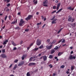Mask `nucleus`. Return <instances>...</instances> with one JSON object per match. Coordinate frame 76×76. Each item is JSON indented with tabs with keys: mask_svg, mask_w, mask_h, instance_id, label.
Segmentation results:
<instances>
[{
	"mask_svg": "<svg viewBox=\"0 0 76 76\" xmlns=\"http://www.w3.org/2000/svg\"><path fill=\"white\" fill-rule=\"evenodd\" d=\"M36 44L37 46L40 45L41 44V40H39V39H37Z\"/></svg>",
	"mask_w": 76,
	"mask_h": 76,
	"instance_id": "1",
	"label": "nucleus"
},
{
	"mask_svg": "<svg viewBox=\"0 0 76 76\" xmlns=\"http://www.w3.org/2000/svg\"><path fill=\"white\" fill-rule=\"evenodd\" d=\"M25 22L23 19H20V21L19 23V26H22Z\"/></svg>",
	"mask_w": 76,
	"mask_h": 76,
	"instance_id": "2",
	"label": "nucleus"
},
{
	"mask_svg": "<svg viewBox=\"0 0 76 76\" xmlns=\"http://www.w3.org/2000/svg\"><path fill=\"white\" fill-rule=\"evenodd\" d=\"M32 17H33V15H29L28 16L27 18H26V20H30L31 18H32Z\"/></svg>",
	"mask_w": 76,
	"mask_h": 76,
	"instance_id": "3",
	"label": "nucleus"
},
{
	"mask_svg": "<svg viewBox=\"0 0 76 76\" xmlns=\"http://www.w3.org/2000/svg\"><path fill=\"white\" fill-rule=\"evenodd\" d=\"M53 45H51L50 46H46V48L48 50H50L52 49L53 48Z\"/></svg>",
	"mask_w": 76,
	"mask_h": 76,
	"instance_id": "4",
	"label": "nucleus"
},
{
	"mask_svg": "<svg viewBox=\"0 0 76 76\" xmlns=\"http://www.w3.org/2000/svg\"><path fill=\"white\" fill-rule=\"evenodd\" d=\"M24 63V62L23 61H20L18 65V66H20L22 65H23Z\"/></svg>",
	"mask_w": 76,
	"mask_h": 76,
	"instance_id": "5",
	"label": "nucleus"
},
{
	"mask_svg": "<svg viewBox=\"0 0 76 76\" xmlns=\"http://www.w3.org/2000/svg\"><path fill=\"white\" fill-rule=\"evenodd\" d=\"M36 64V63H33V62H31L29 63L28 64V66H34Z\"/></svg>",
	"mask_w": 76,
	"mask_h": 76,
	"instance_id": "6",
	"label": "nucleus"
},
{
	"mask_svg": "<svg viewBox=\"0 0 76 76\" xmlns=\"http://www.w3.org/2000/svg\"><path fill=\"white\" fill-rule=\"evenodd\" d=\"M69 58L70 60H72L73 59H75L76 58V57L75 56H73L72 55H71L69 57Z\"/></svg>",
	"mask_w": 76,
	"mask_h": 76,
	"instance_id": "7",
	"label": "nucleus"
},
{
	"mask_svg": "<svg viewBox=\"0 0 76 76\" xmlns=\"http://www.w3.org/2000/svg\"><path fill=\"white\" fill-rule=\"evenodd\" d=\"M1 57L2 58H6L7 57V56L4 54H2L1 55Z\"/></svg>",
	"mask_w": 76,
	"mask_h": 76,
	"instance_id": "8",
	"label": "nucleus"
},
{
	"mask_svg": "<svg viewBox=\"0 0 76 76\" xmlns=\"http://www.w3.org/2000/svg\"><path fill=\"white\" fill-rule=\"evenodd\" d=\"M50 52L51 54H52L55 53V50L54 49H51L50 50Z\"/></svg>",
	"mask_w": 76,
	"mask_h": 76,
	"instance_id": "9",
	"label": "nucleus"
},
{
	"mask_svg": "<svg viewBox=\"0 0 76 76\" xmlns=\"http://www.w3.org/2000/svg\"><path fill=\"white\" fill-rule=\"evenodd\" d=\"M61 5V3H59V4H58L57 5V7H56V10H58L60 7V6Z\"/></svg>",
	"mask_w": 76,
	"mask_h": 76,
	"instance_id": "10",
	"label": "nucleus"
},
{
	"mask_svg": "<svg viewBox=\"0 0 76 76\" xmlns=\"http://www.w3.org/2000/svg\"><path fill=\"white\" fill-rule=\"evenodd\" d=\"M27 56V55H23L21 57V59L22 60H24L25 58Z\"/></svg>",
	"mask_w": 76,
	"mask_h": 76,
	"instance_id": "11",
	"label": "nucleus"
},
{
	"mask_svg": "<svg viewBox=\"0 0 76 76\" xmlns=\"http://www.w3.org/2000/svg\"><path fill=\"white\" fill-rule=\"evenodd\" d=\"M68 17L69 18L68 19V22H70V21H71V20L72 19V17H71V16L70 15H69Z\"/></svg>",
	"mask_w": 76,
	"mask_h": 76,
	"instance_id": "12",
	"label": "nucleus"
},
{
	"mask_svg": "<svg viewBox=\"0 0 76 76\" xmlns=\"http://www.w3.org/2000/svg\"><path fill=\"white\" fill-rule=\"evenodd\" d=\"M56 20H57V19H55L54 20H53L52 22V23L53 24L54 23H56Z\"/></svg>",
	"mask_w": 76,
	"mask_h": 76,
	"instance_id": "13",
	"label": "nucleus"
},
{
	"mask_svg": "<svg viewBox=\"0 0 76 76\" xmlns=\"http://www.w3.org/2000/svg\"><path fill=\"white\" fill-rule=\"evenodd\" d=\"M43 58L44 61H45L47 60V57L46 56H43Z\"/></svg>",
	"mask_w": 76,
	"mask_h": 76,
	"instance_id": "14",
	"label": "nucleus"
},
{
	"mask_svg": "<svg viewBox=\"0 0 76 76\" xmlns=\"http://www.w3.org/2000/svg\"><path fill=\"white\" fill-rule=\"evenodd\" d=\"M34 44V43H31V44L29 46V47H28L27 48V50H29V49L31 48V47Z\"/></svg>",
	"mask_w": 76,
	"mask_h": 76,
	"instance_id": "15",
	"label": "nucleus"
},
{
	"mask_svg": "<svg viewBox=\"0 0 76 76\" xmlns=\"http://www.w3.org/2000/svg\"><path fill=\"white\" fill-rule=\"evenodd\" d=\"M8 42V40L7 39L4 42V43H3V45H6L7 43Z\"/></svg>",
	"mask_w": 76,
	"mask_h": 76,
	"instance_id": "16",
	"label": "nucleus"
},
{
	"mask_svg": "<svg viewBox=\"0 0 76 76\" xmlns=\"http://www.w3.org/2000/svg\"><path fill=\"white\" fill-rule=\"evenodd\" d=\"M71 70L72 71L75 69L74 66H71Z\"/></svg>",
	"mask_w": 76,
	"mask_h": 76,
	"instance_id": "17",
	"label": "nucleus"
},
{
	"mask_svg": "<svg viewBox=\"0 0 76 76\" xmlns=\"http://www.w3.org/2000/svg\"><path fill=\"white\" fill-rule=\"evenodd\" d=\"M15 29H17V30H20V28L18 26H17L15 28Z\"/></svg>",
	"mask_w": 76,
	"mask_h": 76,
	"instance_id": "18",
	"label": "nucleus"
},
{
	"mask_svg": "<svg viewBox=\"0 0 76 76\" xmlns=\"http://www.w3.org/2000/svg\"><path fill=\"white\" fill-rule=\"evenodd\" d=\"M18 66L17 64H15L14 67L13 68V70H15L16 69V68Z\"/></svg>",
	"mask_w": 76,
	"mask_h": 76,
	"instance_id": "19",
	"label": "nucleus"
},
{
	"mask_svg": "<svg viewBox=\"0 0 76 76\" xmlns=\"http://www.w3.org/2000/svg\"><path fill=\"white\" fill-rule=\"evenodd\" d=\"M72 9V7L70 6V7H67V9L68 10H71Z\"/></svg>",
	"mask_w": 76,
	"mask_h": 76,
	"instance_id": "20",
	"label": "nucleus"
},
{
	"mask_svg": "<svg viewBox=\"0 0 76 76\" xmlns=\"http://www.w3.org/2000/svg\"><path fill=\"white\" fill-rule=\"evenodd\" d=\"M63 29V28H60L59 30L58 31V32H57V34H58Z\"/></svg>",
	"mask_w": 76,
	"mask_h": 76,
	"instance_id": "21",
	"label": "nucleus"
},
{
	"mask_svg": "<svg viewBox=\"0 0 76 76\" xmlns=\"http://www.w3.org/2000/svg\"><path fill=\"white\" fill-rule=\"evenodd\" d=\"M43 4H47L48 3V1L47 0H46L44 1L43 3Z\"/></svg>",
	"mask_w": 76,
	"mask_h": 76,
	"instance_id": "22",
	"label": "nucleus"
},
{
	"mask_svg": "<svg viewBox=\"0 0 76 76\" xmlns=\"http://www.w3.org/2000/svg\"><path fill=\"white\" fill-rule=\"evenodd\" d=\"M63 54V53L59 52L58 54V56H61Z\"/></svg>",
	"mask_w": 76,
	"mask_h": 76,
	"instance_id": "23",
	"label": "nucleus"
},
{
	"mask_svg": "<svg viewBox=\"0 0 76 76\" xmlns=\"http://www.w3.org/2000/svg\"><path fill=\"white\" fill-rule=\"evenodd\" d=\"M12 18V16L11 15H9L8 17V18L9 20H11V18Z\"/></svg>",
	"mask_w": 76,
	"mask_h": 76,
	"instance_id": "24",
	"label": "nucleus"
},
{
	"mask_svg": "<svg viewBox=\"0 0 76 76\" xmlns=\"http://www.w3.org/2000/svg\"><path fill=\"white\" fill-rule=\"evenodd\" d=\"M30 74L29 73V72H28L26 74V76H30Z\"/></svg>",
	"mask_w": 76,
	"mask_h": 76,
	"instance_id": "25",
	"label": "nucleus"
},
{
	"mask_svg": "<svg viewBox=\"0 0 76 76\" xmlns=\"http://www.w3.org/2000/svg\"><path fill=\"white\" fill-rule=\"evenodd\" d=\"M49 58L50 59H52L53 58V56L52 55H50L49 57Z\"/></svg>",
	"mask_w": 76,
	"mask_h": 76,
	"instance_id": "26",
	"label": "nucleus"
},
{
	"mask_svg": "<svg viewBox=\"0 0 76 76\" xmlns=\"http://www.w3.org/2000/svg\"><path fill=\"white\" fill-rule=\"evenodd\" d=\"M48 66L50 67V68H52L53 67V66L52 65V64H50L48 65Z\"/></svg>",
	"mask_w": 76,
	"mask_h": 76,
	"instance_id": "27",
	"label": "nucleus"
},
{
	"mask_svg": "<svg viewBox=\"0 0 76 76\" xmlns=\"http://www.w3.org/2000/svg\"><path fill=\"white\" fill-rule=\"evenodd\" d=\"M75 18H72L71 20V22H75Z\"/></svg>",
	"mask_w": 76,
	"mask_h": 76,
	"instance_id": "28",
	"label": "nucleus"
},
{
	"mask_svg": "<svg viewBox=\"0 0 76 76\" xmlns=\"http://www.w3.org/2000/svg\"><path fill=\"white\" fill-rule=\"evenodd\" d=\"M58 48V47L56 46L55 48H54V49L55 50H57Z\"/></svg>",
	"mask_w": 76,
	"mask_h": 76,
	"instance_id": "29",
	"label": "nucleus"
},
{
	"mask_svg": "<svg viewBox=\"0 0 76 76\" xmlns=\"http://www.w3.org/2000/svg\"><path fill=\"white\" fill-rule=\"evenodd\" d=\"M12 45H13L14 46H16V44L14 43V42H13L12 43Z\"/></svg>",
	"mask_w": 76,
	"mask_h": 76,
	"instance_id": "30",
	"label": "nucleus"
},
{
	"mask_svg": "<svg viewBox=\"0 0 76 76\" xmlns=\"http://www.w3.org/2000/svg\"><path fill=\"white\" fill-rule=\"evenodd\" d=\"M43 48V45H42L40 46V47H39V48L40 49H42Z\"/></svg>",
	"mask_w": 76,
	"mask_h": 76,
	"instance_id": "31",
	"label": "nucleus"
},
{
	"mask_svg": "<svg viewBox=\"0 0 76 76\" xmlns=\"http://www.w3.org/2000/svg\"><path fill=\"white\" fill-rule=\"evenodd\" d=\"M65 66L64 65H62L61 66L60 68L62 69H63L65 67Z\"/></svg>",
	"mask_w": 76,
	"mask_h": 76,
	"instance_id": "32",
	"label": "nucleus"
},
{
	"mask_svg": "<svg viewBox=\"0 0 76 76\" xmlns=\"http://www.w3.org/2000/svg\"><path fill=\"white\" fill-rule=\"evenodd\" d=\"M33 57H31L29 59V61H32V60H33Z\"/></svg>",
	"mask_w": 76,
	"mask_h": 76,
	"instance_id": "33",
	"label": "nucleus"
},
{
	"mask_svg": "<svg viewBox=\"0 0 76 76\" xmlns=\"http://www.w3.org/2000/svg\"><path fill=\"white\" fill-rule=\"evenodd\" d=\"M18 61V60L16 59L14 61V62L15 63H17Z\"/></svg>",
	"mask_w": 76,
	"mask_h": 76,
	"instance_id": "34",
	"label": "nucleus"
},
{
	"mask_svg": "<svg viewBox=\"0 0 76 76\" xmlns=\"http://www.w3.org/2000/svg\"><path fill=\"white\" fill-rule=\"evenodd\" d=\"M55 43V42L54 41H53L50 44L51 45H53V44Z\"/></svg>",
	"mask_w": 76,
	"mask_h": 76,
	"instance_id": "35",
	"label": "nucleus"
},
{
	"mask_svg": "<svg viewBox=\"0 0 76 76\" xmlns=\"http://www.w3.org/2000/svg\"><path fill=\"white\" fill-rule=\"evenodd\" d=\"M53 9H56V6H53Z\"/></svg>",
	"mask_w": 76,
	"mask_h": 76,
	"instance_id": "36",
	"label": "nucleus"
},
{
	"mask_svg": "<svg viewBox=\"0 0 76 76\" xmlns=\"http://www.w3.org/2000/svg\"><path fill=\"white\" fill-rule=\"evenodd\" d=\"M41 23H42V22H40V23H37V25H38V26L39 25H41Z\"/></svg>",
	"mask_w": 76,
	"mask_h": 76,
	"instance_id": "37",
	"label": "nucleus"
},
{
	"mask_svg": "<svg viewBox=\"0 0 76 76\" xmlns=\"http://www.w3.org/2000/svg\"><path fill=\"white\" fill-rule=\"evenodd\" d=\"M29 30V29L28 28H26L25 30V31H26V32H28Z\"/></svg>",
	"mask_w": 76,
	"mask_h": 76,
	"instance_id": "38",
	"label": "nucleus"
},
{
	"mask_svg": "<svg viewBox=\"0 0 76 76\" xmlns=\"http://www.w3.org/2000/svg\"><path fill=\"white\" fill-rule=\"evenodd\" d=\"M38 50H39V48H34V51H37Z\"/></svg>",
	"mask_w": 76,
	"mask_h": 76,
	"instance_id": "39",
	"label": "nucleus"
},
{
	"mask_svg": "<svg viewBox=\"0 0 76 76\" xmlns=\"http://www.w3.org/2000/svg\"><path fill=\"white\" fill-rule=\"evenodd\" d=\"M7 15L6 16H5V20L6 21L7 19Z\"/></svg>",
	"mask_w": 76,
	"mask_h": 76,
	"instance_id": "40",
	"label": "nucleus"
},
{
	"mask_svg": "<svg viewBox=\"0 0 76 76\" xmlns=\"http://www.w3.org/2000/svg\"><path fill=\"white\" fill-rule=\"evenodd\" d=\"M41 17L42 19V20H43L44 19V17L43 15H41Z\"/></svg>",
	"mask_w": 76,
	"mask_h": 76,
	"instance_id": "41",
	"label": "nucleus"
},
{
	"mask_svg": "<svg viewBox=\"0 0 76 76\" xmlns=\"http://www.w3.org/2000/svg\"><path fill=\"white\" fill-rule=\"evenodd\" d=\"M15 23V21H12V22L11 23V24H14V23Z\"/></svg>",
	"mask_w": 76,
	"mask_h": 76,
	"instance_id": "42",
	"label": "nucleus"
},
{
	"mask_svg": "<svg viewBox=\"0 0 76 76\" xmlns=\"http://www.w3.org/2000/svg\"><path fill=\"white\" fill-rule=\"evenodd\" d=\"M50 41V39H48L47 40V42H48V43H49Z\"/></svg>",
	"mask_w": 76,
	"mask_h": 76,
	"instance_id": "43",
	"label": "nucleus"
},
{
	"mask_svg": "<svg viewBox=\"0 0 76 76\" xmlns=\"http://www.w3.org/2000/svg\"><path fill=\"white\" fill-rule=\"evenodd\" d=\"M65 39H63V41L62 42V43H65Z\"/></svg>",
	"mask_w": 76,
	"mask_h": 76,
	"instance_id": "44",
	"label": "nucleus"
},
{
	"mask_svg": "<svg viewBox=\"0 0 76 76\" xmlns=\"http://www.w3.org/2000/svg\"><path fill=\"white\" fill-rule=\"evenodd\" d=\"M42 5L43 6H44L47 7H48V4H42Z\"/></svg>",
	"mask_w": 76,
	"mask_h": 76,
	"instance_id": "45",
	"label": "nucleus"
},
{
	"mask_svg": "<svg viewBox=\"0 0 76 76\" xmlns=\"http://www.w3.org/2000/svg\"><path fill=\"white\" fill-rule=\"evenodd\" d=\"M5 52V50L4 49L3 50H2V53H4Z\"/></svg>",
	"mask_w": 76,
	"mask_h": 76,
	"instance_id": "46",
	"label": "nucleus"
},
{
	"mask_svg": "<svg viewBox=\"0 0 76 76\" xmlns=\"http://www.w3.org/2000/svg\"><path fill=\"white\" fill-rule=\"evenodd\" d=\"M17 49V48L16 47H14L13 50H16Z\"/></svg>",
	"mask_w": 76,
	"mask_h": 76,
	"instance_id": "47",
	"label": "nucleus"
},
{
	"mask_svg": "<svg viewBox=\"0 0 76 76\" xmlns=\"http://www.w3.org/2000/svg\"><path fill=\"white\" fill-rule=\"evenodd\" d=\"M63 10V9L61 8L60 10H59L58 11H59V12H61V10Z\"/></svg>",
	"mask_w": 76,
	"mask_h": 76,
	"instance_id": "48",
	"label": "nucleus"
},
{
	"mask_svg": "<svg viewBox=\"0 0 76 76\" xmlns=\"http://www.w3.org/2000/svg\"><path fill=\"white\" fill-rule=\"evenodd\" d=\"M37 1H35V2H34V4H37Z\"/></svg>",
	"mask_w": 76,
	"mask_h": 76,
	"instance_id": "49",
	"label": "nucleus"
},
{
	"mask_svg": "<svg viewBox=\"0 0 76 76\" xmlns=\"http://www.w3.org/2000/svg\"><path fill=\"white\" fill-rule=\"evenodd\" d=\"M10 5V3H9L7 5V6L9 7Z\"/></svg>",
	"mask_w": 76,
	"mask_h": 76,
	"instance_id": "50",
	"label": "nucleus"
},
{
	"mask_svg": "<svg viewBox=\"0 0 76 76\" xmlns=\"http://www.w3.org/2000/svg\"><path fill=\"white\" fill-rule=\"evenodd\" d=\"M55 2L56 3H57L59 2V1L58 0H56L55 1Z\"/></svg>",
	"mask_w": 76,
	"mask_h": 76,
	"instance_id": "51",
	"label": "nucleus"
},
{
	"mask_svg": "<svg viewBox=\"0 0 76 76\" xmlns=\"http://www.w3.org/2000/svg\"><path fill=\"white\" fill-rule=\"evenodd\" d=\"M76 26V24L75 23H73V26L74 27H75V26Z\"/></svg>",
	"mask_w": 76,
	"mask_h": 76,
	"instance_id": "52",
	"label": "nucleus"
},
{
	"mask_svg": "<svg viewBox=\"0 0 76 76\" xmlns=\"http://www.w3.org/2000/svg\"><path fill=\"white\" fill-rule=\"evenodd\" d=\"M56 11L55 10L54 11H53V12H52V13H55V12H56Z\"/></svg>",
	"mask_w": 76,
	"mask_h": 76,
	"instance_id": "53",
	"label": "nucleus"
},
{
	"mask_svg": "<svg viewBox=\"0 0 76 76\" xmlns=\"http://www.w3.org/2000/svg\"><path fill=\"white\" fill-rule=\"evenodd\" d=\"M12 66V64H11L9 66V68H11Z\"/></svg>",
	"mask_w": 76,
	"mask_h": 76,
	"instance_id": "54",
	"label": "nucleus"
},
{
	"mask_svg": "<svg viewBox=\"0 0 76 76\" xmlns=\"http://www.w3.org/2000/svg\"><path fill=\"white\" fill-rule=\"evenodd\" d=\"M56 75V74L55 73H53V74L52 76H55Z\"/></svg>",
	"mask_w": 76,
	"mask_h": 76,
	"instance_id": "55",
	"label": "nucleus"
},
{
	"mask_svg": "<svg viewBox=\"0 0 76 76\" xmlns=\"http://www.w3.org/2000/svg\"><path fill=\"white\" fill-rule=\"evenodd\" d=\"M66 73H67V74H69V71H67L66 72Z\"/></svg>",
	"mask_w": 76,
	"mask_h": 76,
	"instance_id": "56",
	"label": "nucleus"
},
{
	"mask_svg": "<svg viewBox=\"0 0 76 76\" xmlns=\"http://www.w3.org/2000/svg\"><path fill=\"white\" fill-rule=\"evenodd\" d=\"M46 25V24H44L43 26H42V28H44L45 26Z\"/></svg>",
	"mask_w": 76,
	"mask_h": 76,
	"instance_id": "57",
	"label": "nucleus"
},
{
	"mask_svg": "<svg viewBox=\"0 0 76 76\" xmlns=\"http://www.w3.org/2000/svg\"><path fill=\"white\" fill-rule=\"evenodd\" d=\"M6 11H7V12H9V9L8 8L7 9V10H6Z\"/></svg>",
	"mask_w": 76,
	"mask_h": 76,
	"instance_id": "58",
	"label": "nucleus"
},
{
	"mask_svg": "<svg viewBox=\"0 0 76 76\" xmlns=\"http://www.w3.org/2000/svg\"><path fill=\"white\" fill-rule=\"evenodd\" d=\"M41 55H42L41 54L39 53V55H38V56H39V57H40V56H41Z\"/></svg>",
	"mask_w": 76,
	"mask_h": 76,
	"instance_id": "59",
	"label": "nucleus"
},
{
	"mask_svg": "<svg viewBox=\"0 0 76 76\" xmlns=\"http://www.w3.org/2000/svg\"><path fill=\"white\" fill-rule=\"evenodd\" d=\"M46 19H47V18H44V21H45V20H46Z\"/></svg>",
	"mask_w": 76,
	"mask_h": 76,
	"instance_id": "60",
	"label": "nucleus"
},
{
	"mask_svg": "<svg viewBox=\"0 0 76 76\" xmlns=\"http://www.w3.org/2000/svg\"><path fill=\"white\" fill-rule=\"evenodd\" d=\"M7 3H8L10 2V0H7Z\"/></svg>",
	"mask_w": 76,
	"mask_h": 76,
	"instance_id": "61",
	"label": "nucleus"
},
{
	"mask_svg": "<svg viewBox=\"0 0 76 76\" xmlns=\"http://www.w3.org/2000/svg\"><path fill=\"white\" fill-rule=\"evenodd\" d=\"M23 41H21L20 42V44H22V43H23Z\"/></svg>",
	"mask_w": 76,
	"mask_h": 76,
	"instance_id": "62",
	"label": "nucleus"
},
{
	"mask_svg": "<svg viewBox=\"0 0 76 76\" xmlns=\"http://www.w3.org/2000/svg\"><path fill=\"white\" fill-rule=\"evenodd\" d=\"M21 13H20V12H18V15H20Z\"/></svg>",
	"mask_w": 76,
	"mask_h": 76,
	"instance_id": "63",
	"label": "nucleus"
},
{
	"mask_svg": "<svg viewBox=\"0 0 76 76\" xmlns=\"http://www.w3.org/2000/svg\"><path fill=\"white\" fill-rule=\"evenodd\" d=\"M36 15H39V12H37L36 13Z\"/></svg>",
	"mask_w": 76,
	"mask_h": 76,
	"instance_id": "64",
	"label": "nucleus"
}]
</instances>
